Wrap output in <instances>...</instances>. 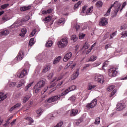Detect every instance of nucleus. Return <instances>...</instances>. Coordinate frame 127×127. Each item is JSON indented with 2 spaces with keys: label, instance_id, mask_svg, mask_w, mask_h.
Listing matches in <instances>:
<instances>
[{
  "label": "nucleus",
  "instance_id": "a878e982",
  "mask_svg": "<svg viewBox=\"0 0 127 127\" xmlns=\"http://www.w3.org/2000/svg\"><path fill=\"white\" fill-rule=\"evenodd\" d=\"M95 88H96V85H93L91 83H89L87 86V90L90 91L91 90H92V89H95Z\"/></svg>",
  "mask_w": 127,
  "mask_h": 127
},
{
  "label": "nucleus",
  "instance_id": "bf43d9fd",
  "mask_svg": "<svg viewBox=\"0 0 127 127\" xmlns=\"http://www.w3.org/2000/svg\"><path fill=\"white\" fill-rule=\"evenodd\" d=\"M127 27V24H124L123 26H121V28L123 30L124 29H126Z\"/></svg>",
  "mask_w": 127,
  "mask_h": 127
},
{
  "label": "nucleus",
  "instance_id": "338daca9",
  "mask_svg": "<svg viewBox=\"0 0 127 127\" xmlns=\"http://www.w3.org/2000/svg\"><path fill=\"white\" fill-rule=\"evenodd\" d=\"M15 122H16V119L14 120L10 124L11 126H13L15 124Z\"/></svg>",
  "mask_w": 127,
  "mask_h": 127
},
{
  "label": "nucleus",
  "instance_id": "a19ab883",
  "mask_svg": "<svg viewBox=\"0 0 127 127\" xmlns=\"http://www.w3.org/2000/svg\"><path fill=\"white\" fill-rule=\"evenodd\" d=\"M121 34L122 35L121 37H123V38L127 37V31H124L122 32Z\"/></svg>",
  "mask_w": 127,
  "mask_h": 127
},
{
  "label": "nucleus",
  "instance_id": "39448f33",
  "mask_svg": "<svg viewBox=\"0 0 127 127\" xmlns=\"http://www.w3.org/2000/svg\"><path fill=\"white\" fill-rule=\"evenodd\" d=\"M95 81L98 82V83H100V84H103L104 82H105V78H104V76L102 75L96 74Z\"/></svg>",
  "mask_w": 127,
  "mask_h": 127
},
{
  "label": "nucleus",
  "instance_id": "4c0bfd02",
  "mask_svg": "<svg viewBox=\"0 0 127 127\" xmlns=\"http://www.w3.org/2000/svg\"><path fill=\"white\" fill-rule=\"evenodd\" d=\"M114 89H115V86L110 85L107 88V91H108V92H112Z\"/></svg>",
  "mask_w": 127,
  "mask_h": 127
},
{
  "label": "nucleus",
  "instance_id": "7ed1b4c3",
  "mask_svg": "<svg viewBox=\"0 0 127 127\" xmlns=\"http://www.w3.org/2000/svg\"><path fill=\"white\" fill-rule=\"evenodd\" d=\"M45 85V82L43 80H41L38 82V83L36 84L34 87L35 93H38L41 88H43Z\"/></svg>",
  "mask_w": 127,
  "mask_h": 127
},
{
  "label": "nucleus",
  "instance_id": "20e7f679",
  "mask_svg": "<svg viewBox=\"0 0 127 127\" xmlns=\"http://www.w3.org/2000/svg\"><path fill=\"white\" fill-rule=\"evenodd\" d=\"M68 38H64L61 40V41L58 42L59 46L61 48L65 47V46L68 45Z\"/></svg>",
  "mask_w": 127,
  "mask_h": 127
},
{
  "label": "nucleus",
  "instance_id": "cd10ccee",
  "mask_svg": "<svg viewBox=\"0 0 127 127\" xmlns=\"http://www.w3.org/2000/svg\"><path fill=\"white\" fill-rule=\"evenodd\" d=\"M25 120L29 122L28 125H31V124H33L34 122L33 119L31 117H27Z\"/></svg>",
  "mask_w": 127,
  "mask_h": 127
},
{
  "label": "nucleus",
  "instance_id": "79ce46f5",
  "mask_svg": "<svg viewBox=\"0 0 127 127\" xmlns=\"http://www.w3.org/2000/svg\"><path fill=\"white\" fill-rule=\"evenodd\" d=\"M81 3H82V1H79L76 4H75L74 6V9H76V8H78L80 4H81Z\"/></svg>",
  "mask_w": 127,
  "mask_h": 127
},
{
  "label": "nucleus",
  "instance_id": "1a4fd4ad",
  "mask_svg": "<svg viewBox=\"0 0 127 127\" xmlns=\"http://www.w3.org/2000/svg\"><path fill=\"white\" fill-rule=\"evenodd\" d=\"M97 103H98V100H97V99H94L92 100L90 103H88L87 105V110H90V109H93V108H95L97 105Z\"/></svg>",
  "mask_w": 127,
  "mask_h": 127
},
{
  "label": "nucleus",
  "instance_id": "a18cd8bd",
  "mask_svg": "<svg viewBox=\"0 0 127 127\" xmlns=\"http://www.w3.org/2000/svg\"><path fill=\"white\" fill-rule=\"evenodd\" d=\"M16 83L15 82H10L8 84V86L10 87V88H12V87H14V86H16Z\"/></svg>",
  "mask_w": 127,
  "mask_h": 127
},
{
  "label": "nucleus",
  "instance_id": "b1692460",
  "mask_svg": "<svg viewBox=\"0 0 127 127\" xmlns=\"http://www.w3.org/2000/svg\"><path fill=\"white\" fill-rule=\"evenodd\" d=\"M20 106H21V104H20V103L16 104L15 105H14V106H13L12 107H11L10 109V112H12V111H13V110H15V109H17V108H19V107H20Z\"/></svg>",
  "mask_w": 127,
  "mask_h": 127
},
{
  "label": "nucleus",
  "instance_id": "680f3d73",
  "mask_svg": "<svg viewBox=\"0 0 127 127\" xmlns=\"http://www.w3.org/2000/svg\"><path fill=\"white\" fill-rule=\"evenodd\" d=\"M111 47V44H107L105 47V49L107 50L108 48H110Z\"/></svg>",
  "mask_w": 127,
  "mask_h": 127
},
{
  "label": "nucleus",
  "instance_id": "c85d7f7f",
  "mask_svg": "<svg viewBox=\"0 0 127 127\" xmlns=\"http://www.w3.org/2000/svg\"><path fill=\"white\" fill-rule=\"evenodd\" d=\"M52 44H53V42H52V41L49 40L46 44V47H51V46H52Z\"/></svg>",
  "mask_w": 127,
  "mask_h": 127
},
{
  "label": "nucleus",
  "instance_id": "de8ad7c7",
  "mask_svg": "<svg viewBox=\"0 0 127 127\" xmlns=\"http://www.w3.org/2000/svg\"><path fill=\"white\" fill-rule=\"evenodd\" d=\"M51 19H52L51 16H49L45 18L44 21H46V22H49V21L51 20Z\"/></svg>",
  "mask_w": 127,
  "mask_h": 127
},
{
  "label": "nucleus",
  "instance_id": "9d476101",
  "mask_svg": "<svg viewBox=\"0 0 127 127\" xmlns=\"http://www.w3.org/2000/svg\"><path fill=\"white\" fill-rule=\"evenodd\" d=\"M108 74L110 77H116L118 74L117 68L115 67L110 68L109 70Z\"/></svg>",
  "mask_w": 127,
  "mask_h": 127
},
{
  "label": "nucleus",
  "instance_id": "e433bc0d",
  "mask_svg": "<svg viewBox=\"0 0 127 127\" xmlns=\"http://www.w3.org/2000/svg\"><path fill=\"white\" fill-rule=\"evenodd\" d=\"M77 39H78V38L77 37L76 35H73L71 36V40H73V41H74V42H76V41H77Z\"/></svg>",
  "mask_w": 127,
  "mask_h": 127
},
{
  "label": "nucleus",
  "instance_id": "58836bf2",
  "mask_svg": "<svg viewBox=\"0 0 127 127\" xmlns=\"http://www.w3.org/2000/svg\"><path fill=\"white\" fill-rule=\"evenodd\" d=\"M8 5H9V4H8V3H6L5 4H3V5H1L0 9V10L4 9L5 8H6V7L8 6Z\"/></svg>",
  "mask_w": 127,
  "mask_h": 127
},
{
  "label": "nucleus",
  "instance_id": "8fccbe9b",
  "mask_svg": "<svg viewBox=\"0 0 127 127\" xmlns=\"http://www.w3.org/2000/svg\"><path fill=\"white\" fill-rule=\"evenodd\" d=\"M79 39H83L85 37V34L82 33H80L79 34Z\"/></svg>",
  "mask_w": 127,
  "mask_h": 127
},
{
  "label": "nucleus",
  "instance_id": "5fc2aeb1",
  "mask_svg": "<svg viewBox=\"0 0 127 127\" xmlns=\"http://www.w3.org/2000/svg\"><path fill=\"white\" fill-rule=\"evenodd\" d=\"M42 0H36L34 2L36 4H39V3H41Z\"/></svg>",
  "mask_w": 127,
  "mask_h": 127
},
{
  "label": "nucleus",
  "instance_id": "4be33fe9",
  "mask_svg": "<svg viewBox=\"0 0 127 127\" xmlns=\"http://www.w3.org/2000/svg\"><path fill=\"white\" fill-rule=\"evenodd\" d=\"M62 58V57L61 56L58 57L56 59L54 60L53 64H54L55 65H56V64H58V63H59V62H60V61H61Z\"/></svg>",
  "mask_w": 127,
  "mask_h": 127
},
{
  "label": "nucleus",
  "instance_id": "0eeeda50",
  "mask_svg": "<svg viewBox=\"0 0 127 127\" xmlns=\"http://www.w3.org/2000/svg\"><path fill=\"white\" fill-rule=\"evenodd\" d=\"M76 88H77V87L75 85L71 86L70 87H68V88L66 89L61 94V96H66V95H67V94H68L69 92H72V91L76 90Z\"/></svg>",
  "mask_w": 127,
  "mask_h": 127
},
{
  "label": "nucleus",
  "instance_id": "f3484780",
  "mask_svg": "<svg viewBox=\"0 0 127 127\" xmlns=\"http://www.w3.org/2000/svg\"><path fill=\"white\" fill-rule=\"evenodd\" d=\"M25 80L21 79L17 82V87L20 88V87H22V86H24V84H25Z\"/></svg>",
  "mask_w": 127,
  "mask_h": 127
},
{
  "label": "nucleus",
  "instance_id": "473e14b6",
  "mask_svg": "<svg viewBox=\"0 0 127 127\" xmlns=\"http://www.w3.org/2000/svg\"><path fill=\"white\" fill-rule=\"evenodd\" d=\"M44 110L42 109H40L37 111V114L38 115V117H40L41 115H42V113Z\"/></svg>",
  "mask_w": 127,
  "mask_h": 127
},
{
  "label": "nucleus",
  "instance_id": "5701e85b",
  "mask_svg": "<svg viewBox=\"0 0 127 127\" xmlns=\"http://www.w3.org/2000/svg\"><path fill=\"white\" fill-rule=\"evenodd\" d=\"M78 110L72 109L70 112V116H71V117H74L76 116L78 114Z\"/></svg>",
  "mask_w": 127,
  "mask_h": 127
},
{
  "label": "nucleus",
  "instance_id": "c756f323",
  "mask_svg": "<svg viewBox=\"0 0 127 127\" xmlns=\"http://www.w3.org/2000/svg\"><path fill=\"white\" fill-rule=\"evenodd\" d=\"M68 101H70L72 103H74L76 101V96L72 95L68 98Z\"/></svg>",
  "mask_w": 127,
  "mask_h": 127
},
{
  "label": "nucleus",
  "instance_id": "37998d69",
  "mask_svg": "<svg viewBox=\"0 0 127 127\" xmlns=\"http://www.w3.org/2000/svg\"><path fill=\"white\" fill-rule=\"evenodd\" d=\"M88 96L89 95H88L87 94H85V97H83V95H81L79 97V100H82V99H83V101H85V100H87Z\"/></svg>",
  "mask_w": 127,
  "mask_h": 127
},
{
  "label": "nucleus",
  "instance_id": "423d86ee",
  "mask_svg": "<svg viewBox=\"0 0 127 127\" xmlns=\"http://www.w3.org/2000/svg\"><path fill=\"white\" fill-rule=\"evenodd\" d=\"M28 72L27 70L25 69H23L22 70H19L18 73H17V76L18 78L21 79V78H23V77H25L26 75H27Z\"/></svg>",
  "mask_w": 127,
  "mask_h": 127
},
{
  "label": "nucleus",
  "instance_id": "dca6fc26",
  "mask_svg": "<svg viewBox=\"0 0 127 127\" xmlns=\"http://www.w3.org/2000/svg\"><path fill=\"white\" fill-rule=\"evenodd\" d=\"M79 69H77L76 71H75L71 75V80H75V79L78 77V76H79Z\"/></svg>",
  "mask_w": 127,
  "mask_h": 127
},
{
  "label": "nucleus",
  "instance_id": "4d7b16f0",
  "mask_svg": "<svg viewBox=\"0 0 127 127\" xmlns=\"http://www.w3.org/2000/svg\"><path fill=\"white\" fill-rule=\"evenodd\" d=\"M89 45H88L87 44H85L83 46V49H88L89 48Z\"/></svg>",
  "mask_w": 127,
  "mask_h": 127
},
{
  "label": "nucleus",
  "instance_id": "a211bd4d",
  "mask_svg": "<svg viewBox=\"0 0 127 127\" xmlns=\"http://www.w3.org/2000/svg\"><path fill=\"white\" fill-rule=\"evenodd\" d=\"M9 34V31L8 30H4L0 32V36H6Z\"/></svg>",
  "mask_w": 127,
  "mask_h": 127
},
{
  "label": "nucleus",
  "instance_id": "09e8293b",
  "mask_svg": "<svg viewBox=\"0 0 127 127\" xmlns=\"http://www.w3.org/2000/svg\"><path fill=\"white\" fill-rule=\"evenodd\" d=\"M62 126H63V122L61 121L58 123L54 127H62Z\"/></svg>",
  "mask_w": 127,
  "mask_h": 127
},
{
  "label": "nucleus",
  "instance_id": "6ab92c4d",
  "mask_svg": "<svg viewBox=\"0 0 127 127\" xmlns=\"http://www.w3.org/2000/svg\"><path fill=\"white\" fill-rule=\"evenodd\" d=\"M31 8V5H29L28 6H24L23 7H21L20 9L21 11H25L26 10H28Z\"/></svg>",
  "mask_w": 127,
  "mask_h": 127
},
{
  "label": "nucleus",
  "instance_id": "2f4dec72",
  "mask_svg": "<svg viewBox=\"0 0 127 127\" xmlns=\"http://www.w3.org/2000/svg\"><path fill=\"white\" fill-rule=\"evenodd\" d=\"M32 84H33V82H31L30 83L28 84L27 86H26V87L24 88L25 92L28 91V89L30 88L31 86H32Z\"/></svg>",
  "mask_w": 127,
  "mask_h": 127
},
{
  "label": "nucleus",
  "instance_id": "412c9836",
  "mask_svg": "<svg viewBox=\"0 0 127 127\" xmlns=\"http://www.w3.org/2000/svg\"><path fill=\"white\" fill-rule=\"evenodd\" d=\"M26 28H23L21 29V32L20 33V36L22 37H24L25 36V34H26Z\"/></svg>",
  "mask_w": 127,
  "mask_h": 127
},
{
  "label": "nucleus",
  "instance_id": "c9c22d12",
  "mask_svg": "<svg viewBox=\"0 0 127 127\" xmlns=\"http://www.w3.org/2000/svg\"><path fill=\"white\" fill-rule=\"evenodd\" d=\"M82 122H83V120L82 119H78L77 120H76L74 122V124L76 126H79V125H80V124H81V123H82Z\"/></svg>",
  "mask_w": 127,
  "mask_h": 127
},
{
  "label": "nucleus",
  "instance_id": "69168bd1",
  "mask_svg": "<svg viewBox=\"0 0 127 127\" xmlns=\"http://www.w3.org/2000/svg\"><path fill=\"white\" fill-rule=\"evenodd\" d=\"M75 28L77 30V31H78V30H79V29H80V25L77 24L75 25Z\"/></svg>",
  "mask_w": 127,
  "mask_h": 127
},
{
  "label": "nucleus",
  "instance_id": "f257e3e1",
  "mask_svg": "<svg viewBox=\"0 0 127 127\" xmlns=\"http://www.w3.org/2000/svg\"><path fill=\"white\" fill-rule=\"evenodd\" d=\"M122 4L120 3V2L116 1H115L113 4H111L110 7L107 10V13L104 15V16H108L110 15V13L111 12V9L113 8V11L112 12V17H116L117 16V14H118V12H119V10L121 8V6Z\"/></svg>",
  "mask_w": 127,
  "mask_h": 127
},
{
  "label": "nucleus",
  "instance_id": "052dcab7",
  "mask_svg": "<svg viewBox=\"0 0 127 127\" xmlns=\"http://www.w3.org/2000/svg\"><path fill=\"white\" fill-rule=\"evenodd\" d=\"M117 93V90L115 89L113 92H111V97H113L115 94Z\"/></svg>",
  "mask_w": 127,
  "mask_h": 127
},
{
  "label": "nucleus",
  "instance_id": "2eb2a0df",
  "mask_svg": "<svg viewBox=\"0 0 127 127\" xmlns=\"http://www.w3.org/2000/svg\"><path fill=\"white\" fill-rule=\"evenodd\" d=\"M72 57V53L69 52L66 54L64 58V62H67Z\"/></svg>",
  "mask_w": 127,
  "mask_h": 127
},
{
  "label": "nucleus",
  "instance_id": "0e129e2a",
  "mask_svg": "<svg viewBox=\"0 0 127 127\" xmlns=\"http://www.w3.org/2000/svg\"><path fill=\"white\" fill-rule=\"evenodd\" d=\"M53 77V73H51L49 75L48 79H51Z\"/></svg>",
  "mask_w": 127,
  "mask_h": 127
},
{
  "label": "nucleus",
  "instance_id": "f03ea898",
  "mask_svg": "<svg viewBox=\"0 0 127 127\" xmlns=\"http://www.w3.org/2000/svg\"><path fill=\"white\" fill-rule=\"evenodd\" d=\"M86 9H87V5H85L84 6L82 7V10L81 12V15H90L94 10L93 6L90 7L87 9V10H86Z\"/></svg>",
  "mask_w": 127,
  "mask_h": 127
},
{
  "label": "nucleus",
  "instance_id": "13d9d810",
  "mask_svg": "<svg viewBox=\"0 0 127 127\" xmlns=\"http://www.w3.org/2000/svg\"><path fill=\"white\" fill-rule=\"evenodd\" d=\"M62 79V77H58L57 78V77H55L54 79V81H56L57 82H58V81H60V80H61Z\"/></svg>",
  "mask_w": 127,
  "mask_h": 127
},
{
  "label": "nucleus",
  "instance_id": "7c9ffc66",
  "mask_svg": "<svg viewBox=\"0 0 127 127\" xmlns=\"http://www.w3.org/2000/svg\"><path fill=\"white\" fill-rule=\"evenodd\" d=\"M97 59V56H92L90 59L88 61H87V62H90V61H92L94 62Z\"/></svg>",
  "mask_w": 127,
  "mask_h": 127
},
{
  "label": "nucleus",
  "instance_id": "ddd939ff",
  "mask_svg": "<svg viewBox=\"0 0 127 127\" xmlns=\"http://www.w3.org/2000/svg\"><path fill=\"white\" fill-rule=\"evenodd\" d=\"M37 62H43L45 59V55L43 54H40L36 57Z\"/></svg>",
  "mask_w": 127,
  "mask_h": 127
},
{
  "label": "nucleus",
  "instance_id": "6e6d98bb",
  "mask_svg": "<svg viewBox=\"0 0 127 127\" xmlns=\"http://www.w3.org/2000/svg\"><path fill=\"white\" fill-rule=\"evenodd\" d=\"M9 19L6 16H4L2 17V20L4 21H7Z\"/></svg>",
  "mask_w": 127,
  "mask_h": 127
},
{
  "label": "nucleus",
  "instance_id": "49530a36",
  "mask_svg": "<svg viewBox=\"0 0 127 127\" xmlns=\"http://www.w3.org/2000/svg\"><path fill=\"white\" fill-rule=\"evenodd\" d=\"M30 19V16L29 15H26L25 17L22 19L23 21H27V20H29Z\"/></svg>",
  "mask_w": 127,
  "mask_h": 127
},
{
  "label": "nucleus",
  "instance_id": "f704fd0d",
  "mask_svg": "<svg viewBox=\"0 0 127 127\" xmlns=\"http://www.w3.org/2000/svg\"><path fill=\"white\" fill-rule=\"evenodd\" d=\"M30 98V96L29 95L25 96L23 99V103H25L26 102H27V101L29 100Z\"/></svg>",
  "mask_w": 127,
  "mask_h": 127
},
{
  "label": "nucleus",
  "instance_id": "f8f14e48",
  "mask_svg": "<svg viewBox=\"0 0 127 127\" xmlns=\"http://www.w3.org/2000/svg\"><path fill=\"white\" fill-rule=\"evenodd\" d=\"M23 57H24V53H23V51L20 50L15 60H17V62H18L22 60Z\"/></svg>",
  "mask_w": 127,
  "mask_h": 127
},
{
  "label": "nucleus",
  "instance_id": "774afa93",
  "mask_svg": "<svg viewBox=\"0 0 127 127\" xmlns=\"http://www.w3.org/2000/svg\"><path fill=\"white\" fill-rule=\"evenodd\" d=\"M63 83H64V81H61V82H60V83L57 85L58 88L59 87H60V86L63 84Z\"/></svg>",
  "mask_w": 127,
  "mask_h": 127
},
{
  "label": "nucleus",
  "instance_id": "aec40b11",
  "mask_svg": "<svg viewBox=\"0 0 127 127\" xmlns=\"http://www.w3.org/2000/svg\"><path fill=\"white\" fill-rule=\"evenodd\" d=\"M7 97V96H6V94H4L3 93L0 92V102L3 101V100H5Z\"/></svg>",
  "mask_w": 127,
  "mask_h": 127
},
{
  "label": "nucleus",
  "instance_id": "72a5a7b5",
  "mask_svg": "<svg viewBox=\"0 0 127 127\" xmlns=\"http://www.w3.org/2000/svg\"><path fill=\"white\" fill-rule=\"evenodd\" d=\"M97 7H102L103 6V2L101 1H98L96 3Z\"/></svg>",
  "mask_w": 127,
  "mask_h": 127
},
{
  "label": "nucleus",
  "instance_id": "e2e57ef3",
  "mask_svg": "<svg viewBox=\"0 0 127 127\" xmlns=\"http://www.w3.org/2000/svg\"><path fill=\"white\" fill-rule=\"evenodd\" d=\"M53 9L50 8L47 10V13H51L52 12Z\"/></svg>",
  "mask_w": 127,
  "mask_h": 127
},
{
  "label": "nucleus",
  "instance_id": "ea45409f",
  "mask_svg": "<svg viewBox=\"0 0 127 127\" xmlns=\"http://www.w3.org/2000/svg\"><path fill=\"white\" fill-rule=\"evenodd\" d=\"M100 122H101V118L97 117L95 119V121L94 122V124L95 125H99L100 124Z\"/></svg>",
  "mask_w": 127,
  "mask_h": 127
},
{
  "label": "nucleus",
  "instance_id": "6e6552de",
  "mask_svg": "<svg viewBox=\"0 0 127 127\" xmlns=\"http://www.w3.org/2000/svg\"><path fill=\"white\" fill-rule=\"evenodd\" d=\"M60 98H61V95H57L49 98L47 100V103H53V102H56V101H58V100H60Z\"/></svg>",
  "mask_w": 127,
  "mask_h": 127
},
{
  "label": "nucleus",
  "instance_id": "3c124183",
  "mask_svg": "<svg viewBox=\"0 0 127 127\" xmlns=\"http://www.w3.org/2000/svg\"><path fill=\"white\" fill-rule=\"evenodd\" d=\"M127 1H125L123 3L122 8L120 9L121 12H122V11L123 10V8H124L125 7V6H126V5H127Z\"/></svg>",
  "mask_w": 127,
  "mask_h": 127
},
{
  "label": "nucleus",
  "instance_id": "bb28decb",
  "mask_svg": "<svg viewBox=\"0 0 127 127\" xmlns=\"http://www.w3.org/2000/svg\"><path fill=\"white\" fill-rule=\"evenodd\" d=\"M58 24H64L65 23V19L61 18L57 21Z\"/></svg>",
  "mask_w": 127,
  "mask_h": 127
},
{
  "label": "nucleus",
  "instance_id": "9b49d317",
  "mask_svg": "<svg viewBox=\"0 0 127 127\" xmlns=\"http://www.w3.org/2000/svg\"><path fill=\"white\" fill-rule=\"evenodd\" d=\"M126 107H127V105H126V103H125V102L118 103L117 105L116 111H123V110H124V109H126Z\"/></svg>",
  "mask_w": 127,
  "mask_h": 127
},
{
  "label": "nucleus",
  "instance_id": "393cba45",
  "mask_svg": "<svg viewBox=\"0 0 127 127\" xmlns=\"http://www.w3.org/2000/svg\"><path fill=\"white\" fill-rule=\"evenodd\" d=\"M51 66L50 65H46L44 67V69H43L42 72L43 73H46V72H48L49 70L51 69Z\"/></svg>",
  "mask_w": 127,
  "mask_h": 127
},
{
  "label": "nucleus",
  "instance_id": "c03bdc74",
  "mask_svg": "<svg viewBox=\"0 0 127 127\" xmlns=\"http://www.w3.org/2000/svg\"><path fill=\"white\" fill-rule=\"evenodd\" d=\"M33 44H34V39L32 38L29 41V45H30V46H32Z\"/></svg>",
  "mask_w": 127,
  "mask_h": 127
},
{
  "label": "nucleus",
  "instance_id": "603ef678",
  "mask_svg": "<svg viewBox=\"0 0 127 127\" xmlns=\"http://www.w3.org/2000/svg\"><path fill=\"white\" fill-rule=\"evenodd\" d=\"M36 33V30H34L31 32V34L30 35V37H32V36H34V35Z\"/></svg>",
  "mask_w": 127,
  "mask_h": 127
},
{
  "label": "nucleus",
  "instance_id": "4468645a",
  "mask_svg": "<svg viewBox=\"0 0 127 127\" xmlns=\"http://www.w3.org/2000/svg\"><path fill=\"white\" fill-rule=\"evenodd\" d=\"M108 24V19L106 18H102L99 22L100 26H105Z\"/></svg>",
  "mask_w": 127,
  "mask_h": 127
},
{
  "label": "nucleus",
  "instance_id": "864d4df0",
  "mask_svg": "<svg viewBox=\"0 0 127 127\" xmlns=\"http://www.w3.org/2000/svg\"><path fill=\"white\" fill-rule=\"evenodd\" d=\"M117 35V32H114L111 35H110V39H112V38H114V36H116Z\"/></svg>",
  "mask_w": 127,
  "mask_h": 127
}]
</instances>
